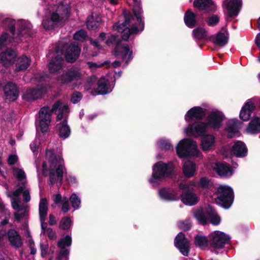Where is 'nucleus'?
Wrapping results in <instances>:
<instances>
[{
  "mask_svg": "<svg viewBox=\"0 0 260 260\" xmlns=\"http://www.w3.org/2000/svg\"><path fill=\"white\" fill-rule=\"evenodd\" d=\"M134 7L133 12L123 10L122 14L124 21L116 22L113 25V29L121 33L122 40L127 41L129 38L134 35H137L139 31L144 29L145 23L143 19V12L140 0H133Z\"/></svg>",
  "mask_w": 260,
  "mask_h": 260,
  "instance_id": "1",
  "label": "nucleus"
},
{
  "mask_svg": "<svg viewBox=\"0 0 260 260\" xmlns=\"http://www.w3.org/2000/svg\"><path fill=\"white\" fill-rule=\"evenodd\" d=\"M46 155L48 158L50 164L49 169V181L51 186H53L57 181L59 186L63 183V175L66 169L63 164V159L62 157L57 155L54 153L53 150H47Z\"/></svg>",
  "mask_w": 260,
  "mask_h": 260,
  "instance_id": "2",
  "label": "nucleus"
},
{
  "mask_svg": "<svg viewBox=\"0 0 260 260\" xmlns=\"http://www.w3.org/2000/svg\"><path fill=\"white\" fill-rule=\"evenodd\" d=\"M174 171V168L172 163L159 161L153 166L152 173L149 182L153 187H157L166 178L172 177Z\"/></svg>",
  "mask_w": 260,
  "mask_h": 260,
  "instance_id": "3",
  "label": "nucleus"
},
{
  "mask_svg": "<svg viewBox=\"0 0 260 260\" xmlns=\"http://www.w3.org/2000/svg\"><path fill=\"white\" fill-rule=\"evenodd\" d=\"M176 152L179 158H188L192 156L198 157L200 151L195 142L188 139H184L178 144Z\"/></svg>",
  "mask_w": 260,
  "mask_h": 260,
  "instance_id": "4",
  "label": "nucleus"
},
{
  "mask_svg": "<svg viewBox=\"0 0 260 260\" xmlns=\"http://www.w3.org/2000/svg\"><path fill=\"white\" fill-rule=\"evenodd\" d=\"M59 102H55L52 105L51 109L49 106L41 108L39 112L40 128L41 132L46 133L49 128L51 121V115L56 113L57 109H59Z\"/></svg>",
  "mask_w": 260,
  "mask_h": 260,
  "instance_id": "5",
  "label": "nucleus"
},
{
  "mask_svg": "<svg viewBox=\"0 0 260 260\" xmlns=\"http://www.w3.org/2000/svg\"><path fill=\"white\" fill-rule=\"evenodd\" d=\"M219 196L216 198V202L225 209L230 208L234 199V191L228 186H220L217 189Z\"/></svg>",
  "mask_w": 260,
  "mask_h": 260,
  "instance_id": "6",
  "label": "nucleus"
},
{
  "mask_svg": "<svg viewBox=\"0 0 260 260\" xmlns=\"http://www.w3.org/2000/svg\"><path fill=\"white\" fill-rule=\"evenodd\" d=\"M209 240L210 247L219 249L229 242L230 238L224 233L216 231L209 235Z\"/></svg>",
  "mask_w": 260,
  "mask_h": 260,
  "instance_id": "7",
  "label": "nucleus"
},
{
  "mask_svg": "<svg viewBox=\"0 0 260 260\" xmlns=\"http://www.w3.org/2000/svg\"><path fill=\"white\" fill-rule=\"evenodd\" d=\"M82 74L80 70L75 67L68 69L64 71L58 78L61 84H68L70 83L78 81L81 78Z\"/></svg>",
  "mask_w": 260,
  "mask_h": 260,
  "instance_id": "8",
  "label": "nucleus"
},
{
  "mask_svg": "<svg viewBox=\"0 0 260 260\" xmlns=\"http://www.w3.org/2000/svg\"><path fill=\"white\" fill-rule=\"evenodd\" d=\"M18 55L15 51L11 48H7L0 52V64L8 68L15 63Z\"/></svg>",
  "mask_w": 260,
  "mask_h": 260,
  "instance_id": "9",
  "label": "nucleus"
},
{
  "mask_svg": "<svg viewBox=\"0 0 260 260\" xmlns=\"http://www.w3.org/2000/svg\"><path fill=\"white\" fill-rule=\"evenodd\" d=\"M46 88L43 85H38L28 88L24 92L22 98L27 102H32L41 98L46 92Z\"/></svg>",
  "mask_w": 260,
  "mask_h": 260,
  "instance_id": "10",
  "label": "nucleus"
},
{
  "mask_svg": "<svg viewBox=\"0 0 260 260\" xmlns=\"http://www.w3.org/2000/svg\"><path fill=\"white\" fill-rule=\"evenodd\" d=\"M133 51L129 49V45L127 44H120L115 45L113 50V54L116 57L124 60L128 55L125 63L127 64L133 58Z\"/></svg>",
  "mask_w": 260,
  "mask_h": 260,
  "instance_id": "11",
  "label": "nucleus"
},
{
  "mask_svg": "<svg viewBox=\"0 0 260 260\" xmlns=\"http://www.w3.org/2000/svg\"><path fill=\"white\" fill-rule=\"evenodd\" d=\"M174 245L184 256H188L190 249V243L182 232L179 233L175 238Z\"/></svg>",
  "mask_w": 260,
  "mask_h": 260,
  "instance_id": "12",
  "label": "nucleus"
},
{
  "mask_svg": "<svg viewBox=\"0 0 260 260\" xmlns=\"http://www.w3.org/2000/svg\"><path fill=\"white\" fill-rule=\"evenodd\" d=\"M208 128L205 122L196 121L192 124H189L186 129L188 136L198 138L204 136Z\"/></svg>",
  "mask_w": 260,
  "mask_h": 260,
  "instance_id": "13",
  "label": "nucleus"
},
{
  "mask_svg": "<svg viewBox=\"0 0 260 260\" xmlns=\"http://www.w3.org/2000/svg\"><path fill=\"white\" fill-rule=\"evenodd\" d=\"M224 118V116L222 113L213 111L208 115L205 122L208 128L218 130L222 126Z\"/></svg>",
  "mask_w": 260,
  "mask_h": 260,
  "instance_id": "14",
  "label": "nucleus"
},
{
  "mask_svg": "<svg viewBox=\"0 0 260 260\" xmlns=\"http://www.w3.org/2000/svg\"><path fill=\"white\" fill-rule=\"evenodd\" d=\"M223 6L225 7L230 17L237 16L240 13L242 6L241 0H224Z\"/></svg>",
  "mask_w": 260,
  "mask_h": 260,
  "instance_id": "15",
  "label": "nucleus"
},
{
  "mask_svg": "<svg viewBox=\"0 0 260 260\" xmlns=\"http://www.w3.org/2000/svg\"><path fill=\"white\" fill-rule=\"evenodd\" d=\"M207 112V109H203L201 107H193L190 109L185 115V119L187 121L195 119L201 120L203 119Z\"/></svg>",
  "mask_w": 260,
  "mask_h": 260,
  "instance_id": "16",
  "label": "nucleus"
},
{
  "mask_svg": "<svg viewBox=\"0 0 260 260\" xmlns=\"http://www.w3.org/2000/svg\"><path fill=\"white\" fill-rule=\"evenodd\" d=\"M81 53V48L75 43H71L67 48L65 53V58L68 62L73 63L78 58Z\"/></svg>",
  "mask_w": 260,
  "mask_h": 260,
  "instance_id": "17",
  "label": "nucleus"
},
{
  "mask_svg": "<svg viewBox=\"0 0 260 260\" xmlns=\"http://www.w3.org/2000/svg\"><path fill=\"white\" fill-rule=\"evenodd\" d=\"M6 99L9 102L15 101L19 95V90L17 85L12 82H8L4 87Z\"/></svg>",
  "mask_w": 260,
  "mask_h": 260,
  "instance_id": "18",
  "label": "nucleus"
},
{
  "mask_svg": "<svg viewBox=\"0 0 260 260\" xmlns=\"http://www.w3.org/2000/svg\"><path fill=\"white\" fill-rule=\"evenodd\" d=\"M248 149L245 144L241 141H236L231 147V154L237 157H244L247 154Z\"/></svg>",
  "mask_w": 260,
  "mask_h": 260,
  "instance_id": "19",
  "label": "nucleus"
},
{
  "mask_svg": "<svg viewBox=\"0 0 260 260\" xmlns=\"http://www.w3.org/2000/svg\"><path fill=\"white\" fill-rule=\"evenodd\" d=\"M181 201L186 205L193 206L199 201V199L193 190L182 191L180 194Z\"/></svg>",
  "mask_w": 260,
  "mask_h": 260,
  "instance_id": "20",
  "label": "nucleus"
},
{
  "mask_svg": "<svg viewBox=\"0 0 260 260\" xmlns=\"http://www.w3.org/2000/svg\"><path fill=\"white\" fill-rule=\"evenodd\" d=\"M158 194L161 199L169 202L177 201L179 199L177 191L170 188L163 187L160 189Z\"/></svg>",
  "mask_w": 260,
  "mask_h": 260,
  "instance_id": "21",
  "label": "nucleus"
},
{
  "mask_svg": "<svg viewBox=\"0 0 260 260\" xmlns=\"http://www.w3.org/2000/svg\"><path fill=\"white\" fill-rule=\"evenodd\" d=\"M215 170L220 177H229L233 174V169L230 164L225 162H217L215 164Z\"/></svg>",
  "mask_w": 260,
  "mask_h": 260,
  "instance_id": "22",
  "label": "nucleus"
},
{
  "mask_svg": "<svg viewBox=\"0 0 260 260\" xmlns=\"http://www.w3.org/2000/svg\"><path fill=\"white\" fill-rule=\"evenodd\" d=\"M7 237L10 245L17 248L21 247L23 243L19 234L14 229H11L7 232Z\"/></svg>",
  "mask_w": 260,
  "mask_h": 260,
  "instance_id": "23",
  "label": "nucleus"
},
{
  "mask_svg": "<svg viewBox=\"0 0 260 260\" xmlns=\"http://www.w3.org/2000/svg\"><path fill=\"white\" fill-rule=\"evenodd\" d=\"M241 122L237 119L230 120L225 128L228 132L227 137L229 139L234 138L239 132V125Z\"/></svg>",
  "mask_w": 260,
  "mask_h": 260,
  "instance_id": "24",
  "label": "nucleus"
},
{
  "mask_svg": "<svg viewBox=\"0 0 260 260\" xmlns=\"http://www.w3.org/2000/svg\"><path fill=\"white\" fill-rule=\"evenodd\" d=\"M255 106L250 101L247 102L242 108L239 117L241 119L246 121L248 120L251 116V113L255 110Z\"/></svg>",
  "mask_w": 260,
  "mask_h": 260,
  "instance_id": "25",
  "label": "nucleus"
},
{
  "mask_svg": "<svg viewBox=\"0 0 260 260\" xmlns=\"http://www.w3.org/2000/svg\"><path fill=\"white\" fill-rule=\"evenodd\" d=\"M97 88L95 91L96 94L105 95L112 91V89L109 85V81L105 77H101L98 82Z\"/></svg>",
  "mask_w": 260,
  "mask_h": 260,
  "instance_id": "26",
  "label": "nucleus"
},
{
  "mask_svg": "<svg viewBox=\"0 0 260 260\" xmlns=\"http://www.w3.org/2000/svg\"><path fill=\"white\" fill-rule=\"evenodd\" d=\"M101 22V17L97 14H92L87 17L86 24L89 30H96L100 27Z\"/></svg>",
  "mask_w": 260,
  "mask_h": 260,
  "instance_id": "27",
  "label": "nucleus"
},
{
  "mask_svg": "<svg viewBox=\"0 0 260 260\" xmlns=\"http://www.w3.org/2000/svg\"><path fill=\"white\" fill-rule=\"evenodd\" d=\"M193 6L200 11H213L215 7L212 0H194Z\"/></svg>",
  "mask_w": 260,
  "mask_h": 260,
  "instance_id": "28",
  "label": "nucleus"
},
{
  "mask_svg": "<svg viewBox=\"0 0 260 260\" xmlns=\"http://www.w3.org/2000/svg\"><path fill=\"white\" fill-rule=\"evenodd\" d=\"M206 213L208 217L209 222L213 225H218L220 224L221 218L217 214L215 209L211 205L206 207Z\"/></svg>",
  "mask_w": 260,
  "mask_h": 260,
  "instance_id": "29",
  "label": "nucleus"
},
{
  "mask_svg": "<svg viewBox=\"0 0 260 260\" xmlns=\"http://www.w3.org/2000/svg\"><path fill=\"white\" fill-rule=\"evenodd\" d=\"M62 58L58 55L53 57L48 64V69L50 73H56L62 67Z\"/></svg>",
  "mask_w": 260,
  "mask_h": 260,
  "instance_id": "30",
  "label": "nucleus"
},
{
  "mask_svg": "<svg viewBox=\"0 0 260 260\" xmlns=\"http://www.w3.org/2000/svg\"><path fill=\"white\" fill-rule=\"evenodd\" d=\"M53 7L55 9V12L60 15L59 18H63L66 20L68 19L71 10V7L69 5H64L61 3L58 5H54Z\"/></svg>",
  "mask_w": 260,
  "mask_h": 260,
  "instance_id": "31",
  "label": "nucleus"
},
{
  "mask_svg": "<svg viewBox=\"0 0 260 260\" xmlns=\"http://www.w3.org/2000/svg\"><path fill=\"white\" fill-rule=\"evenodd\" d=\"M56 127L58 130V135L60 138L65 139L70 136L71 129L68 125V121L66 119L57 124Z\"/></svg>",
  "mask_w": 260,
  "mask_h": 260,
  "instance_id": "32",
  "label": "nucleus"
},
{
  "mask_svg": "<svg viewBox=\"0 0 260 260\" xmlns=\"http://www.w3.org/2000/svg\"><path fill=\"white\" fill-rule=\"evenodd\" d=\"M198 15L195 14L191 9H188L184 16V23L189 28H193L197 25Z\"/></svg>",
  "mask_w": 260,
  "mask_h": 260,
  "instance_id": "33",
  "label": "nucleus"
},
{
  "mask_svg": "<svg viewBox=\"0 0 260 260\" xmlns=\"http://www.w3.org/2000/svg\"><path fill=\"white\" fill-rule=\"evenodd\" d=\"M193 216L199 223L201 225H205L209 223L208 217L206 213V208L204 210L200 208L196 210L194 212Z\"/></svg>",
  "mask_w": 260,
  "mask_h": 260,
  "instance_id": "34",
  "label": "nucleus"
},
{
  "mask_svg": "<svg viewBox=\"0 0 260 260\" xmlns=\"http://www.w3.org/2000/svg\"><path fill=\"white\" fill-rule=\"evenodd\" d=\"M30 60L26 56H22L17 58L15 62L16 72H20L26 70L30 65Z\"/></svg>",
  "mask_w": 260,
  "mask_h": 260,
  "instance_id": "35",
  "label": "nucleus"
},
{
  "mask_svg": "<svg viewBox=\"0 0 260 260\" xmlns=\"http://www.w3.org/2000/svg\"><path fill=\"white\" fill-rule=\"evenodd\" d=\"M248 133L251 134H257L260 133V118L256 117L248 123L247 127Z\"/></svg>",
  "mask_w": 260,
  "mask_h": 260,
  "instance_id": "36",
  "label": "nucleus"
},
{
  "mask_svg": "<svg viewBox=\"0 0 260 260\" xmlns=\"http://www.w3.org/2000/svg\"><path fill=\"white\" fill-rule=\"evenodd\" d=\"M215 138L212 135L207 134L203 136L201 141V147L203 151H207L213 145Z\"/></svg>",
  "mask_w": 260,
  "mask_h": 260,
  "instance_id": "37",
  "label": "nucleus"
},
{
  "mask_svg": "<svg viewBox=\"0 0 260 260\" xmlns=\"http://www.w3.org/2000/svg\"><path fill=\"white\" fill-rule=\"evenodd\" d=\"M32 28L31 23L27 21L22 20L19 22L18 35L23 37L28 35Z\"/></svg>",
  "mask_w": 260,
  "mask_h": 260,
  "instance_id": "38",
  "label": "nucleus"
},
{
  "mask_svg": "<svg viewBox=\"0 0 260 260\" xmlns=\"http://www.w3.org/2000/svg\"><path fill=\"white\" fill-rule=\"evenodd\" d=\"M48 208V202L46 198H43L40 200L39 203V217L40 221H45L47 215Z\"/></svg>",
  "mask_w": 260,
  "mask_h": 260,
  "instance_id": "39",
  "label": "nucleus"
},
{
  "mask_svg": "<svg viewBox=\"0 0 260 260\" xmlns=\"http://www.w3.org/2000/svg\"><path fill=\"white\" fill-rule=\"evenodd\" d=\"M196 170V166L194 163L190 161L185 162L183 166V172L184 176L187 178L192 177Z\"/></svg>",
  "mask_w": 260,
  "mask_h": 260,
  "instance_id": "40",
  "label": "nucleus"
},
{
  "mask_svg": "<svg viewBox=\"0 0 260 260\" xmlns=\"http://www.w3.org/2000/svg\"><path fill=\"white\" fill-rule=\"evenodd\" d=\"M43 27L46 30H52L56 26H60L57 22L48 15L44 18L42 23Z\"/></svg>",
  "mask_w": 260,
  "mask_h": 260,
  "instance_id": "41",
  "label": "nucleus"
},
{
  "mask_svg": "<svg viewBox=\"0 0 260 260\" xmlns=\"http://www.w3.org/2000/svg\"><path fill=\"white\" fill-rule=\"evenodd\" d=\"M194 243L197 246L202 249H205L209 245V236L206 237V236L197 235L194 237Z\"/></svg>",
  "mask_w": 260,
  "mask_h": 260,
  "instance_id": "42",
  "label": "nucleus"
},
{
  "mask_svg": "<svg viewBox=\"0 0 260 260\" xmlns=\"http://www.w3.org/2000/svg\"><path fill=\"white\" fill-rule=\"evenodd\" d=\"M228 35H225L224 33L219 31L216 34L215 40L213 43L218 46L223 47L228 43Z\"/></svg>",
  "mask_w": 260,
  "mask_h": 260,
  "instance_id": "43",
  "label": "nucleus"
},
{
  "mask_svg": "<svg viewBox=\"0 0 260 260\" xmlns=\"http://www.w3.org/2000/svg\"><path fill=\"white\" fill-rule=\"evenodd\" d=\"M208 32L204 28L198 27L192 31L193 37L198 40H201L207 39Z\"/></svg>",
  "mask_w": 260,
  "mask_h": 260,
  "instance_id": "44",
  "label": "nucleus"
},
{
  "mask_svg": "<svg viewBox=\"0 0 260 260\" xmlns=\"http://www.w3.org/2000/svg\"><path fill=\"white\" fill-rule=\"evenodd\" d=\"M48 9L49 11V15L51 18L54 20L61 27L62 26L66 19L63 18L58 17L60 15H58L56 12H55V9L53 6H50Z\"/></svg>",
  "mask_w": 260,
  "mask_h": 260,
  "instance_id": "45",
  "label": "nucleus"
},
{
  "mask_svg": "<svg viewBox=\"0 0 260 260\" xmlns=\"http://www.w3.org/2000/svg\"><path fill=\"white\" fill-rule=\"evenodd\" d=\"M72 243V239L70 236L67 235L64 238L60 239L57 242V246L60 249H67Z\"/></svg>",
  "mask_w": 260,
  "mask_h": 260,
  "instance_id": "46",
  "label": "nucleus"
},
{
  "mask_svg": "<svg viewBox=\"0 0 260 260\" xmlns=\"http://www.w3.org/2000/svg\"><path fill=\"white\" fill-rule=\"evenodd\" d=\"M56 102H59V109H57L59 112L56 116V121H59L61 120L63 117V113H69L70 109L68 105H63L62 102L60 100H58Z\"/></svg>",
  "mask_w": 260,
  "mask_h": 260,
  "instance_id": "47",
  "label": "nucleus"
},
{
  "mask_svg": "<svg viewBox=\"0 0 260 260\" xmlns=\"http://www.w3.org/2000/svg\"><path fill=\"white\" fill-rule=\"evenodd\" d=\"M71 223L72 221L70 217H64L61 218L59 222V228L63 230L67 231L70 229Z\"/></svg>",
  "mask_w": 260,
  "mask_h": 260,
  "instance_id": "48",
  "label": "nucleus"
},
{
  "mask_svg": "<svg viewBox=\"0 0 260 260\" xmlns=\"http://www.w3.org/2000/svg\"><path fill=\"white\" fill-rule=\"evenodd\" d=\"M70 250L69 249H60L56 253V259L57 260H69Z\"/></svg>",
  "mask_w": 260,
  "mask_h": 260,
  "instance_id": "49",
  "label": "nucleus"
},
{
  "mask_svg": "<svg viewBox=\"0 0 260 260\" xmlns=\"http://www.w3.org/2000/svg\"><path fill=\"white\" fill-rule=\"evenodd\" d=\"M178 226L180 230L186 231L190 229L192 223L190 219H186L184 220L179 221Z\"/></svg>",
  "mask_w": 260,
  "mask_h": 260,
  "instance_id": "50",
  "label": "nucleus"
},
{
  "mask_svg": "<svg viewBox=\"0 0 260 260\" xmlns=\"http://www.w3.org/2000/svg\"><path fill=\"white\" fill-rule=\"evenodd\" d=\"M106 44L108 46H110L112 44H115L116 45L121 44V41L119 38L118 35L113 34L108 37L106 41Z\"/></svg>",
  "mask_w": 260,
  "mask_h": 260,
  "instance_id": "51",
  "label": "nucleus"
},
{
  "mask_svg": "<svg viewBox=\"0 0 260 260\" xmlns=\"http://www.w3.org/2000/svg\"><path fill=\"white\" fill-rule=\"evenodd\" d=\"M157 144L161 150H169L173 149V146L168 140H160L158 142Z\"/></svg>",
  "mask_w": 260,
  "mask_h": 260,
  "instance_id": "52",
  "label": "nucleus"
},
{
  "mask_svg": "<svg viewBox=\"0 0 260 260\" xmlns=\"http://www.w3.org/2000/svg\"><path fill=\"white\" fill-rule=\"evenodd\" d=\"M70 201L72 206L74 208L77 209L79 207L81 204V200L76 194L73 193L70 198Z\"/></svg>",
  "mask_w": 260,
  "mask_h": 260,
  "instance_id": "53",
  "label": "nucleus"
},
{
  "mask_svg": "<svg viewBox=\"0 0 260 260\" xmlns=\"http://www.w3.org/2000/svg\"><path fill=\"white\" fill-rule=\"evenodd\" d=\"M9 34L7 32H3L0 35V51L8 45Z\"/></svg>",
  "mask_w": 260,
  "mask_h": 260,
  "instance_id": "54",
  "label": "nucleus"
},
{
  "mask_svg": "<svg viewBox=\"0 0 260 260\" xmlns=\"http://www.w3.org/2000/svg\"><path fill=\"white\" fill-rule=\"evenodd\" d=\"M87 37V32L84 29L77 31L74 35V39L80 41H84Z\"/></svg>",
  "mask_w": 260,
  "mask_h": 260,
  "instance_id": "55",
  "label": "nucleus"
},
{
  "mask_svg": "<svg viewBox=\"0 0 260 260\" xmlns=\"http://www.w3.org/2000/svg\"><path fill=\"white\" fill-rule=\"evenodd\" d=\"M219 17L217 15H212L208 18L207 24L210 26L216 25L219 22Z\"/></svg>",
  "mask_w": 260,
  "mask_h": 260,
  "instance_id": "56",
  "label": "nucleus"
},
{
  "mask_svg": "<svg viewBox=\"0 0 260 260\" xmlns=\"http://www.w3.org/2000/svg\"><path fill=\"white\" fill-rule=\"evenodd\" d=\"M82 94L79 91H75L71 95V101L73 104L79 103L82 99Z\"/></svg>",
  "mask_w": 260,
  "mask_h": 260,
  "instance_id": "57",
  "label": "nucleus"
},
{
  "mask_svg": "<svg viewBox=\"0 0 260 260\" xmlns=\"http://www.w3.org/2000/svg\"><path fill=\"white\" fill-rule=\"evenodd\" d=\"M199 185L203 188H208L210 186V180L207 177H202L200 179Z\"/></svg>",
  "mask_w": 260,
  "mask_h": 260,
  "instance_id": "58",
  "label": "nucleus"
},
{
  "mask_svg": "<svg viewBox=\"0 0 260 260\" xmlns=\"http://www.w3.org/2000/svg\"><path fill=\"white\" fill-rule=\"evenodd\" d=\"M62 202V205L61 210L63 212L67 213L70 210L69 200L66 197H65L63 199Z\"/></svg>",
  "mask_w": 260,
  "mask_h": 260,
  "instance_id": "59",
  "label": "nucleus"
},
{
  "mask_svg": "<svg viewBox=\"0 0 260 260\" xmlns=\"http://www.w3.org/2000/svg\"><path fill=\"white\" fill-rule=\"evenodd\" d=\"M110 63L108 61H105L103 63H101L100 64H98L96 63L91 62V61H88L87 62V64L88 65V67L89 68H101L103 67L105 64H109Z\"/></svg>",
  "mask_w": 260,
  "mask_h": 260,
  "instance_id": "60",
  "label": "nucleus"
},
{
  "mask_svg": "<svg viewBox=\"0 0 260 260\" xmlns=\"http://www.w3.org/2000/svg\"><path fill=\"white\" fill-rule=\"evenodd\" d=\"M48 237L50 240H55L56 237V234L54 231H53V229L51 228H48L47 229L46 231Z\"/></svg>",
  "mask_w": 260,
  "mask_h": 260,
  "instance_id": "61",
  "label": "nucleus"
},
{
  "mask_svg": "<svg viewBox=\"0 0 260 260\" xmlns=\"http://www.w3.org/2000/svg\"><path fill=\"white\" fill-rule=\"evenodd\" d=\"M16 177L19 181L24 180L26 177L24 171L21 169H18L16 173Z\"/></svg>",
  "mask_w": 260,
  "mask_h": 260,
  "instance_id": "62",
  "label": "nucleus"
},
{
  "mask_svg": "<svg viewBox=\"0 0 260 260\" xmlns=\"http://www.w3.org/2000/svg\"><path fill=\"white\" fill-rule=\"evenodd\" d=\"M48 249V245H44L43 243L40 244L41 255L42 257L44 258L46 257L47 254Z\"/></svg>",
  "mask_w": 260,
  "mask_h": 260,
  "instance_id": "63",
  "label": "nucleus"
},
{
  "mask_svg": "<svg viewBox=\"0 0 260 260\" xmlns=\"http://www.w3.org/2000/svg\"><path fill=\"white\" fill-rule=\"evenodd\" d=\"M18 160V157L16 155H11L9 156L8 163L10 165H14Z\"/></svg>",
  "mask_w": 260,
  "mask_h": 260,
  "instance_id": "64",
  "label": "nucleus"
}]
</instances>
